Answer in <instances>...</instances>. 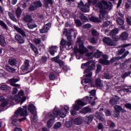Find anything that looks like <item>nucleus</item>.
<instances>
[{"mask_svg": "<svg viewBox=\"0 0 131 131\" xmlns=\"http://www.w3.org/2000/svg\"><path fill=\"white\" fill-rule=\"evenodd\" d=\"M92 97L86 96L83 99H79L75 101V104L72 106V109L70 111L71 115L74 116L76 114V111H78L80 109H81V106H85L88 103L90 102V100H92Z\"/></svg>", "mask_w": 131, "mask_h": 131, "instance_id": "1", "label": "nucleus"}, {"mask_svg": "<svg viewBox=\"0 0 131 131\" xmlns=\"http://www.w3.org/2000/svg\"><path fill=\"white\" fill-rule=\"evenodd\" d=\"M20 116H24L26 117L28 116V113H27V107L26 105L23 106V108L19 107L14 113V115L12 116V124L14 126H17L18 123H17V120H18V117Z\"/></svg>", "mask_w": 131, "mask_h": 131, "instance_id": "2", "label": "nucleus"}, {"mask_svg": "<svg viewBox=\"0 0 131 131\" xmlns=\"http://www.w3.org/2000/svg\"><path fill=\"white\" fill-rule=\"evenodd\" d=\"M57 108H54V110L47 114L43 115L44 120H49L47 121V125L49 128H51L53 126V124L55 122V118L58 116V112Z\"/></svg>", "mask_w": 131, "mask_h": 131, "instance_id": "3", "label": "nucleus"}, {"mask_svg": "<svg viewBox=\"0 0 131 131\" xmlns=\"http://www.w3.org/2000/svg\"><path fill=\"white\" fill-rule=\"evenodd\" d=\"M85 67H86V68L84 71V74L89 73V72H91V71H93V70H95V69H96V62L94 61H89L86 63H82L81 68L84 69Z\"/></svg>", "mask_w": 131, "mask_h": 131, "instance_id": "4", "label": "nucleus"}, {"mask_svg": "<svg viewBox=\"0 0 131 131\" xmlns=\"http://www.w3.org/2000/svg\"><path fill=\"white\" fill-rule=\"evenodd\" d=\"M55 108H56V111H55L58 113V115H59L60 117H61V118H64V117H66V114L69 113V109H70L69 106L67 105L60 106V110L58 109L57 107Z\"/></svg>", "mask_w": 131, "mask_h": 131, "instance_id": "5", "label": "nucleus"}, {"mask_svg": "<svg viewBox=\"0 0 131 131\" xmlns=\"http://www.w3.org/2000/svg\"><path fill=\"white\" fill-rule=\"evenodd\" d=\"M28 110H29V112L32 114L31 117L32 123L36 122V121L37 120V116L36 115V107H35V106H34L33 104H30L28 105Z\"/></svg>", "mask_w": 131, "mask_h": 131, "instance_id": "6", "label": "nucleus"}, {"mask_svg": "<svg viewBox=\"0 0 131 131\" xmlns=\"http://www.w3.org/2000/svg\"><path fill=\"white\" fill-rule=\"evenodd\" d=\"M96 7L100 9V14H99V19H101L103 20H107V17H106V13L107 12L105 9H103V1L99 2L96 5Z\"/></svg>", "mask_w": 131, "mask_h": 131, "instance_id": "7", "label": "nucleus"}, {"mask_svg": "<svg viewBox=\"0 0 131 131\" xmlns=\"http://www.w3.org/2000/svg\"><path fill=\"white\" fill-rule=\"evenodd\" d=\"M24 91L23 90H20L18 94V95H15L13 99L12 100H14L16 102V103H19V102H21V104L25 101H26V97H24Z\"/></svg>", "mask_w": 131, "mask_h": 131, "instance_id": "8", "label": "nucleus"}, {"mask_svg": "<svg viewBox=\"0 0 131 131\" xmlns=\"http://www.w3.org/2000/svg\"><path fill=\"white\" fill-rule=\"evenodd\" d=\"M79 48H77V47H75L74 49V54L75 55H76L77 54L78 52L80 53V54H84V53H88L89 52V50L84 47V45L83 43L80 44L79 45Z\"/></svg>", "mask_w": 131, "mask_h": 131, "instance_id": "9", "label": "nucleus"}, {"mask_svg": "<svg viewBox=\"0 0 131 131\" xmlns=\"http://www.w3.org/2000/svg\"><path fill=\"white\" fill-rule=\"evenodd\" d=\"M102 41L103 43H105V45H106L107 46H110V47H113L117 45L116 42H114L112 40V39L108 37H104L102 39Z\"/></svg>", "mask_w": 131, "mask_h": 131, "instance_id": "10", "label": "nucleus"}, {"mask_svg": "<svg viewBox=\"0 0 131 131\" xmlns=\"http://www.w3.org/2000/svg\"><path fill=\"white\" fill-rule=\"evenodd\" d=\"M52 27V23H48L45 25L40 30V33H46L50 30V28Z\"/></svg>", "mask_w": 131, "mask_h": 131, "instance_id": "11", "label": "nucleus"}, {"mask_svg": "<svg viewBox=\"0 0 131 131\" xmlns=\"http://www.w3.org/2000/svg\"><path fill=\"white\" fill-rule=\"evenodd\" d=\"M15 39L17 41V42L19 43V45H23V43H25V39L24 38V37L21 36L19 34H17L15 36Z\"/></svg>", "mask_w": 131, "mask_h": 131, "instance_id": "12", "label": "nucleus"}, {"mask_svg": "<svg viewBox=\"0 0 131 131\" xmlns=\"http://www.w3.org/2000/svg\"><path fill=\"white\" fill-rule=\"evenodd\" d=\"M30 65L29 64V60L26 59L24 63V64L21 66V69L23 71H27L28 70Z\"/></svg>", "mask_w": 131, "mask_h": 131, "instance_id": "13", "label": "nucleus"}, {"mask_svg": "<svg viewBox=\"0 0 131 131\" xmlns=\"http://www.w3.org/2000/svg\"><path fill=\"white\" fill-rule=\"evenodd\" d=\"M128 38V33L127 32H123L119 36V39L122 41L127 40Z\"/></svg>", "mask_w": 131, "mask_h": 131, "instance_id": "14", "label": "nucleus"}, {"mask_svg": "<svg viewBox=\"0 0 131 131\" xmlns=\"http://www.w3.org/2000/svg\"><path fill=\"white\" fill-rule=\"evenodd\" d=\"M13 28H14L15 30H16V31H17V32H18V33H19V34H21V35H22V36H25V37H26V36H27L26 35V32H25V31H23V30L21 29V28L16 26V25H14L13 26Z\"/></svg>", "mask_w": 131, "mask_h": 131, "instance_id": "15", "label": "nucleus"}, {"mask_svg": "<svg viewBox=\"0 0 131 131\" xmlns=\"http://www.w3.org/2000/svg\"><path fill=\"white\" fill-rule=\"evenodd\" d=\"M30 47L32 51H33V52L35 54V57H37V56H38V54H39L38 49H37V48H36V47H35L34 44H33L32 43H30Z\"/></svg>", "mask_w": 131, "mask_h": 131, "instance_id": "16", "label": "nucleus"}, {"mask_svg": "<svg viewBox=\"0 0 131 131\" xmlns=\"http://www.w3.org/2000/svg\"><path fill=\"white\" fill-rule=\"evenodd\" d=\"M119 101V97L118 96H114L110 100V103L111 105H116L117 104V102Z\"/></svg>", "mask_w": 131, "mask_h": 131, "instance_id": "17", "label": "nucleus"}, {"mask_svg": "<svg viewBox=\"0 0 131 131\" xmlns=\"http://www.w3.org/2000/svg\"><path fill=\"white\" fill-rule=\"evenodd\" d=\"M9 104V100H5L0 104V112H2L5 110V107Z\"/></svg>", "mask_w": 131, "mask_h": 131, "instance_id": "18", "label": "nucleus"}, {"mask_svg": "<svg viewBox=\"0 0 131 131\" xmlns=\"http://www.w3.org/2000/svg\"><path fill=\"white\" fill-rule=\"evenodd\" d=\"M8 63L11 66H17V59L15 58H10L8 60Z\"/></svg>", "mask_w": 131, "mask_h": 131, "instance_id": "19", "label": "nucleus"}, {"mask_svg": "<svg viewBox=\"0 0 131 131\" xmlns=\"http://www.w3.org/2000/svg\"><path fill=\"white\" fill-rule=\"evenodd\" d=\"M103 7L104 10H108L109 8H111L112 4L110 2H107V1H102Z\"/></svg>", "mask_w": 131, "mask_h": 131, "instance_id": "20", "label": "nucleus"}, {"mask_svg": "<svg viewBox=\"0 0 131 131\" xmlns=\"http://www.w3.org/2000/svg\"><path fill=\"white\" fill-rule=\"evenodd\" d=\"M95 117L97 118V119L101 120V121H104V120H105L104 114L102 113H96L95 114Z\"/></svg>", "mask_w": 131, "mask_h": 131, "instance_id": "21", "label": "nucleus"}, {"mask_svg": "<svg viewBox=\"0 0 131 131\" xmlns=\"http://www.w3.org/2000/svg\"><path fill=\"white\" fill-rule=\"evenodd\" d=\"M7 42H6V38H5L3 35H0V45L1 47H6Z\"/></svg>", "mask_w": 131, "mask_h": 131, "instance_id": "22", "label": "nucleus"}, {"mask_svg": "<svg viewBox=\"0 0 131 131\" xmlns=\"http://www.w3.org/2000/svg\"><path fill=\"white\" fill-rule=\"evenodd\" d=\"M83 121L82 117L76 118L74 120V123L76 125H80Z\"/></svg>", "mask_w": 131, "mask_h": 131, "instance_id": "23", "label": "nucleus"}, {"mask_svg": "<svg viewBox=\"0 0 131 131\" xmlns=\"http://www.w3.org/2000/svg\"><path fill=\"white\" fill-rule=\"evenodd\" d=\"M90 20L94 23H101L102 22V19H99V17H96L95 16H91L90 18Z\"/></svg>", "mask_w": 131, "mask_h": 131, "instance_id": "24", "label": "nucleus"}, {"mask_svg": "<svg viewBox=\"0 0 131 131\" xmlns=\"http://www.w3.org/2000/svg\"><path fill=\"white\" fill-rule=\"evenodd\" d=\"M21 14H22V9H21L20 6H18L15 11V14L16 15V17H17L18 18H21Z\"/></svg>", "mask_w": 131, "mask_h": 131, "instance_id": "25", "label": "nucleus"}, {"mask_svg": "<svg viewBox=\"0 0 131 131\" xmlns=\"http://www.w3.org/2000/svg\"><path fill=\"white\" fill-rule=\"evenodd\" d=\"M18 81H20V77L18 76H14L7 81V82H18Z\"/></svg>", "mask_w": 131, "mask_h": 131, "instance_id": "26", "label": "nucleus"}, {"mask_svg": "<svg viewBox=\"0 0 131 131\" xmlns=\"http://www.w3.org/2000/svg\"><path fill=\"white\" fill-rule=\"evenodd\" d=\"M99 63H100V64H102V65H109L110 64V61L106 59L100 58L99 60Z\"/></svg>", "mask_w": 131, "mask_h": 131, "instance_id": "27", "label": "nucleus"}, {"mask_svg": "<svg viewBox=\"0 0 131 131\" xmlns=\"http://www.w3.org/2000/svg\"><path fill=\"white\" fill-rule=\"evenodd\" d=\"M102 55H103V52L100 51L99 50H97L96 52L94 53V58L99 59L100 57H102Z\"/></svg>", "mask_w": 131, "mask_h": 131, "instance_id": "28", "label": "nucleus"}, {"mask_svg": "<svg viewBox=\"0 0 131 131\" xmlns=\"http://www.w3.org/2000/svg\"><path fill=\"white\" fill-rule=\"evenodd\" d=\"M24 20L25 22H27V23H31L32 22V17L30 15H27L24 17Z\"/></svg>", "mask_w": 131, "mask_h": 131, "instance_id": "29", "label": "nucleus"}, {"mask_svg": "<svg viewBox=\"0 0 131 131\" xmlns=\"http://www.w3.org/2000/svg\"><path fill=\"white\" fill-rule=\"evenodd\" d=\"M92 112V109L90 107H84L83 109H82L80 112V113H82L84 114H85L86 113H89L90 112Z\"/></svg>", "mask_w": 131, "mask_h": 131, "instance_id": "30", "label": "nucleus"}, {"mask_svg": "<svg viewBox=\"0 0 131 131\" xmlns=\"http://www.w3.org/2000/svg\"><path fill=\"white\" fill-rule=\"evenodd\" d=\"M33 5H34L36 9H37L38 8H41V7H42V4L40 2V1H37L34 2Z\"/></svg>", "mask_w": 131, "mask_h": 131, "instance_id": "31", "label": "nucleus"}, {"mask_svg": "<svg viewBox=\"0 0 131 131\" xmlns=\"http://www.w3.org/2000/svg\"><path fill=\"white\" fill-rule=\"evenodd\" d=\"M57 48V46H52L49 48V53L52 56L55 55V50Z\"/></svg>", "mask_w": 131, "mask_h": 131, "instance_id": "32", "label": "nucleus"}, {"mask_svg": "<svg viewBox=\"0 0 131 131\" xmlns=\"http://www.w3.org/2000/svg\"><path fill=\"white\" fill-rule=\"evenodd\" d=\"M53 4H54L53 0H45L44 1L45 7L46 9L49 8V5H53Z\"/></svg>", "mask_w": 131, "mask_h": 131, "instance_id": "33", "label": "nucleus"}, {"mask_svg": "<svg viewBox=\"0 0 131 131\" xmlns=\"http://www.w3.org/2000/svg\"><path fill=\"white\" fill-rule=\"evenodd\" d=\"M115 111H119V112H120V111H122V112H126V111L124 109H122V107L119 105H116L114 107Z\"/></svg>", "mask_w": 131, "mask_h": 131, "instance_id": "34", "label": "nucleus"}, {"mask_svg": "<svg viewBox=\"0 0 131 131\" xmlns=\"http://www.w3.org/2000/svg\"><path fill=\"white\" fill-rule=\"evenodd\" d=\"M86 121L88 123H90L91 121H93V119H94V115H90V116L85 117Z\"/></svg>", "mask_w": 131, "mask_h": 131, "instance_id": "35", "label": "nucleus"}, {"mask_svg": "<svg viewBox=\"0 0 131 131\" xmlns=\"http://www.w3.org/2000/svg\"><path fill=\"white\" fill-rule=\"evenodd\" d=\"M119 32V30L118 28L113 29L109 33V35H116Z\"/></svg>", "mask_w": 131, "mask_h": 131, "instance_id": "36", "label": "nucleus"}, {"mask_svg": "<svg viewBox=\"0 0 131 131\" xmlns=\"http://www.w3.org/2000/svg\"><path fill=\"white\" fill-rule=\"evenodd\" d=\"M116 20H117V24L118 25H120V26H121L123 25V24H124V20L122 19L121 18L117 17L116 18Z\"/></svg>", "mask_w": 131, "mask_h": 131, "instance_id": "37", "label": "nucleus"}, {"mask_svg": "<svg viewBox=\"0 0 131 131\" xmlns=\"http://www.w3.org/2000/svg\"><path fill=\"white\" fill-rule=\"evenodd\" d=\"M111 36H112V40L114 42H115V41H118L119 40V37H118L117 35H110Z\"/></svg>", "mask_w": 131, "mask_h": 131, "instance_id": "38", "label": "nucleus"}, {"mask_svg": "<svg viewBox=\"0 0 131 131\" xmlns=\"http://www.w3.org/2000/svg\"><path fill=\"white\" fill-rule=\"evenodd\" d=\"M101 71H102V66L100 64H97L96 65V73L97 74L100 73Z\"/></svg>", "mask_w": 131, "mask_h": 131, "instance_id": "39", "label": "nucleus"}, {"mask_svg": "<svg viewBox=\"0 0 131 131\" xmlns=\"http://www.w3.org/2000/svg\"><path fill=\"white\" fill-rule=\"evenodd\" d=\"M6 69L9 72H11V73H14V72L16 71V69H15L14 68H12L10 66H6Z\"/></svg>", "mask_w": 131, "mask_h": 131, "instance_id": "40", "label": "nucleus"}, {"mask_svg": "<svg viewBox=\"0 0 131 131\" xmlns=\"http://www.w3.org/2000/svg\"><path fill=\"white\" fill-rule=\"evenodd\" d=\"M27 26L29 29H33L37 27V25L35 24H27Z\"/></svg>", "mask_w": 131, "mask_h": 131, "instance_id": "41", "label": "nucleus"}, {"mask_svg": "<svg viewBox=\"0 0 131 131\" xmlns=\"http://www.w3.org/2000/svg\"><path fill=\"white\" fill-rule=\"evenodd\" d=\"M36 10V7H35V5H30L28 8V10L30 11V12H33Z\"/></svg>", "mask_w": 131, "mask_h": 131, "instance_id": "42", "label": "nucleus"}, {"mask_svg": "<svg viewBox=\"0 0 131 131\" xmlns=\"http://www.w3.org/2000/svg\"><path fill=\"white\" fill-rule=\"evenodd\" d=\"M0 26H2L4 28V29H6V30H8V26H7V24H6L4 21L3 20H0Z\"/></svg>", "mask_w": 131, "mask_h": 131, "instance_id": "43", "label": "nucleus"}, {"mask_svg": "<svg viewBox=\"0 0 131 131\" xmlns=\"http://www.w3.org/2000/svg\"><path fill=\"white\" fill-rule=\"evenodd\" d=\"M61 126H62V124H61V122H57L54 124V128H55V129H58V128H60Z\"/></svg>", "mask_w": 131, "mask_h": 131, "instance_id": "44", "label": "nucleus"}, {"mask_svg": "<svg viewBox=\"0 0 131 131\" xmlns=\"http://www.w3.org/2000/svg\"><path fill=\"white\" fill-rule=\"evenodd\" d=\"M49 78L50 80H55L57 78V76L55 75L53 73H50L49 74Z\"/></svg>", "mask_w": 131, "mask_h": 131, "instance_id": "45", "label": "nucleus"}, {"mask_svg": "<svg viewBox=\"0 0 131 131\" xmlns=\"http://www.w3.org/2000/svg\"><path fill=\"white\" fill-rule=\"evenodd\" d=\"M75 23L77 26H78V27H81L82 25V23H81V21H80V20L79 19H76L75 20Z\"/></svg>", "mask_w": 131, "mask_h": 131, "instance_id": "46", "label": "nucleus"}, {"mask_svg": "<svg viewBox=\"0 0 131 131\" xmlns=\"http://www.w3.org/2000/svg\"><path fill=\"white\" fill-rule=\"evenodd\" d=\"M60 58V56L57 55L56 57H53L51 58V60L53 61V62H55V63H57L59 61V59Z\"/></svg>", "mask_w": 131, "mask_h": 131, "instance_id": "47", "label": "nucleus"}, {"mask_svg": "<svg viewBox=\"0 0 131 131\" xmlns=\"http://www.w3.org/2000/svg\"><path fill=\"white\" fill-rule=\"evenodd\" d=\"M124 52H125V49L122 48L118 51L117 54L119 56H120V55H122Z\"/></svg>", "mask_w": 131, "mask_h": 131, "instance_id": "48", "label": "nucleus"}, {"mask_svg": "<svg viewBox=\"0 0 131 131\" xmlns=\"http://www.w3.org/2000/svg\"><path fill=\"white\" fill-rule=\"evenodd\" d=\"M92 27V25L90 24H85L82 26L83 29H90Z\"/></svg>", "mask_w": 131, "mask_h": 131, "instance_id": "49", "label": "nucleus"}, {"mask_svg": "<svg viewBox=\"0 0 131 131\" xmlns=\"http://www.w3.org/2000/svg\"><path fill=\"white\" fill-rule=\"evenodd\" d=\"M71 30H72V29H70L69 32V34L66 35V36L67 37V39L68 40H72V36H71Z\"/></svg>", "mask_w": 131, "mask_h": 131, "instance_id": "50", "label": "nucleus"}, {"mask_svg": "<svg viewBox=\"0 0 131 131\" xmlns=\"http://www.w3.org/2000/svg\"><path fill=\"white\" fill-rule=\"evenodd\" d=\"M6 73L5 72L4 70H0V77H5V76H6Z\"/></svg>", "mask_w": 131, "mask_h": 131, "instance_id": "51", "label": "nucleus"}, {"mask_svg": "<svg viewBox=\"0 0 131 131\" xmlns=\"http://www.w3.org/2000/svg\"><path fill=\"white\" fill-rule=\"evenodd\" d=\"M34 41L36 45H39V43L41 42V40L40 39V38H35Z\"/></svg>", "mask_w": 131, "mask_h": 131, "instance_id": "52", "label": "nucleus"}, {"mask_svg": "<svg viewBox=\"0 0 131 131\" xmlns=\"http://www.w3.org/2000/svg\"><path fill=\"white\" fill-rule=\"evenodd\" d=\"M104 76L105 79H110V78H111V76L108 73H105Z\"/></svg>", "mask_w": 131, "mask_h": 131, "instance_id": "53", "label": "nucleus"}, {"mask_svg": "<svg viewBox=\"0 0 131 131\" xmlns=\"http://www.w3.org/2000/svg\"><path fill=\"white\" fill-rule=\"evenodd\" d=\"M110 24V21L107 20L103 22L102 25L103 27H107V26H109Z\"/></svg>", "mask_w": 131, "mask_h": 131, "instance_id": "54", "label": "nucleus"}, {"mask_svg": "<svg viewBox=\"0 0 131 131\" xmlns=\"http://www.w3.org/2000/svg\"><path fill=\"white\" fill-rule=\"evenodd\" d=\"M41 61L42 62V63H46V62L48 61V57H47L46 56H42L41 58Z\"/></svg>", "mask_w": 131, "mask_h": 131, "instance_id": "55", "label": "nucleus"}, {"mask_svg": "<svg viewBox=\"0 0 131 131\" xmlns=\"http://www.w3.org/2000/svg\"><path fill=\"white\" fill-rule=\"evenodd\" d=\"M92 82V79L91 78H86L84 79L83 80H82L81 82Z\"/></svg>", "mask_w": 131, "mask_h": 131, "instance_id": "56", "label": "nucleus"}, {"mask_svg": "<svg viewBox=\"0 0 131 131\" xmlns=\"http://www.w3.org/2000/svg\"><path fill=\"white\" fill-rule=\"evenodd\" d=\"M82 7H84V4H83V2L81 0L80 2L78 4V8H79L80 9Z\"/></svg>", "mask_w": 131, "mask_h": 131, "instance_id": "57", "label": "nucleus"}, {"mask_svg": "<svg viewBox=\"0 0 131 131\" xmlns=\"http://www.w3.org/2000/svg\"><path fill=\"white\" fill-rule=\"evenodd\" d=\"M80 18L82 21H85V22H87V21H89L88 17L84 15H82Z\"/></svg>", "mask_w": 131, "mask_h": 131, "instance_id": "58", "label": "nucleus"}, {"mask_svg": "<svg viewBox=\"0 0 131 131\" xmlns=\"http://www.w3.org/2000/svg\"><path fill=\"white\" fill-rule=\"evenodd\" d=\"M110 127L111 128H114L115 127V123L113 122L112 121H110Z\"/></svg>", "mask_w": 131, "mask_h": 131, "instance_id": "59", "label": "nucleus"}, {"mask_svg": "<svg viewBox=\"0 0 131 131\" xmlns=\"http://www.w3.org/2000/svg\"><path fill=\"white\" fill-rule=\"evenodd\" d=\"M128 54H129V51H126V52H125L123 55H122V58H123V59H125V57H126V56H127Z\"/></svg>", "mask_w": 131, "mask_h": 131, "instance_id": "60", "label": "nucleus"}, {"mask_svg": "<svg viewBox=\"0 0 131 131\" xmlns=\"http://www.w3.org/2000/svg\"><path fill=\"white\" fill-rule=\"evenodd\" d=\"M66 45V40H65L64 39H62L60 41V46L62 47H65V45Z\"/></svg>", "mask_w": 131, "mask_h": 131, "instance_id": "61", "label": "nucleus"}, {"mask_svg": "<svg viewBox=\"0 0 131 131\" xmlns=\"http://www.w3.org/2000/svg\"><path fill=\"white\" fill-rule=\"evenodd\" d=\"M124 106L127 108V109H129V110H131V104L129 103H127L125 104Z\"/></svg>", "mask_w": 131, "mask_h": 131, "instance_id": "62", "label": "nucleus"}, {"mask_svg": "<svg viewBox=\"0 0 131 131\" xmlns=\"http://www.w3.org/2000/svg\"><path fill=\"white\" fill-rule=\"evenodd\" d=\"M57 64H59L60 67H63V66L64 65V61L59 60L57 62Z\"/></svg>", "mask_w": 131, "mask_h": 131, "instance_id": "63", "label": "nucleus"}, {"mask_svg": "<svg viewBox=\"0 0 131 131\" xmlns=\"http://www.w3.org/2000/svg\"><path fill=\"white\" fill-rule=\"evenodd\" d=\"M72 124V123H71V122H69V121H67L65 123V125L66 126V127H70V126H71Z\"/></svg>", "mask_w": 131, "mask_h": 131, "instance_id": "64", "label": "nucleus"}]
</instances>
